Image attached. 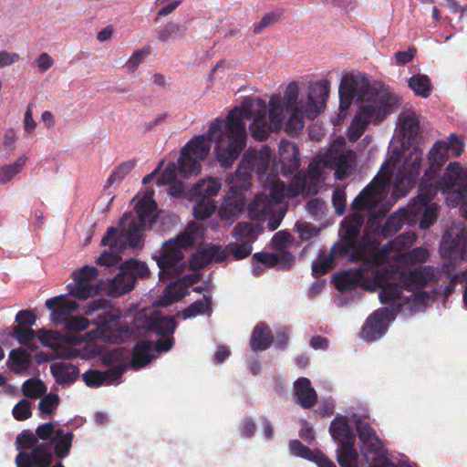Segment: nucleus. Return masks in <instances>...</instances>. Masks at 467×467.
<instances>
[{"label": "nucleus", "mask_w": 467, "mask_h": 467, "mask_svg": "<svg viewBox=\"0 0 467 467\" xmlns=\"http://www.w3.org/2000/svg\"><path fill=\"white\" fill-rule=\"evenodd\" d=\"M267 106L260 99L246 102L243 108L235 107L225 120L214 119L209 128L211 141H216L214 149L216 160L225 169L233 166L246 144L244 119L252 120L249 130L251 136L259 141L267 139L272 130L266 120Z\"/></svg>", "instance_id": "f257e3e1"}, {"label": "nucleus", "mask_w": 467, "mask_h": 467, "mask_svg": "<svg viewBox=\"0 0 467 467\" xmlns=\"http://www.w3.org/2000/svg\"><path fill=\"white\" fill-rule=\"evenodd\" d=\"M428 281V272L422 267L405 269L397 265H389L376 266L368 275L361 270H352V291L356 287L368 292L380 288L379 297L384 305L400 300L403 289L413 292L424 287Z\"/></svg>", "instance_id": "f03ea898"}, {"label": "nucleus", "mask_w": 467, "mask_h": 467, "mask_svg": "<svg viewBox=\"0 0 467 467\" xmlns=\"http://www.w3.org/2000/svg\"><path fill=\"white\" fill-rule=\"evenodd\" d=\"M352 102L358 109L352 118V143L357 141L370 123L379 124L398 108V96L388 89L372 87L363 74L352 73Z\"/></svg>", "instance_id": "7ed1b4c3"}, {"label": "nucleus", "mask_w": 467, "mask_h": 467, "mask_svg": "<svg viewBox=\"0 0 467 467\" xmlns=\"http://www.w3.org/2000/svg\"><path fill=\"white\" fill-rule=\"evenodd\" d=\"M392 171L383 165L368 186L352 200V262L356 258L355 239L364 223V218L358 211H366L368 227L372 228L389 210L386 202L390 188Z\"/></svg>", "instance_id": "20e7f679"}, {"label": "nucleus", "mask_w": 467, "mask_h": 467, "mask_svg": "<svg viewBox=\"0 0 467 467\" xmlns=\"http://www.w3.org/2000/svg\"><path fill=\"white\" fill-rule=\"evenodd\" d=\"M329 93V82L322 80L309 85L306 99H299L298 84L290 82L284 93L285 110L290 116L285 123V131L292 138L297 137L304 126L305 117L316 119L326 108Z\"/></svg>", "instance_id": "39448f33"}, {"label": "nucleus", "mask_w": 467, "mask_h": 467, "mask_svg": "<svg viewBox=\"0 0 467 467\" xmlns=\"http://www.w3.org/2000/svg\"><path fill=\"white\" fill-rule=\"evenodd\" d=\"M211 142L208 135L196 136L190 140L181 150L178 167L174 162H170L158 178L157 183H172L176 181L177 171L183 179L197 175L201 171V161L207 157L211 150Z\"/></svg>", "instance_id": "423d86ee"}, {"label": "nucleus", "mask_w": 467, "mask_h": 467, "mask_svg": "<svg viewBox=\"0 0 467 467\" xmlns=\"http://www.w3.org/2000/svg\"><path fill=\"white\" fill-rule=\"evenodd\" d=\"M327 168L335 170V178L343 180L350 170V150H346V139L338 136L324 152H319L309 163L312 178L321 176Z\"/></svg>", "instance_id": "0eeeda50"}, {"label": "nucleus", "mask_w": 467, "mask_h": 467, "mask_svg": "<svg viewBox=\"0 0 467 467\" xmlns=\"http://www.w3.org/2000/svg\"><path fill=\"white\" fill-rule=\"evenodd\" d=\"M193 241L192 234L185 231L163 244L160 255L156 257L161 280L180 275L185 266L182 250L190 247Z\"/></svg>", "instance_id": "6e6552de"}, {"label": "nucleus", "mask_w": 467, "mask_h": 467, "mask_svg": "<svg viewBox=\"0 0 467 467\" xmlns=\"http://www.w3.org/2000/svg\"><path fill=\"white\" fill-rule=\"evenodd\" d=\"M31 431L24 430L16 436V467H49L53 462L52 448L40 442Z\"/></svg>", "instance_id": "1a4fd4ad"}, {"label": "nucleus", "mask_w": 467, "mask_h": 467, "mask_svg": "<svg viewBox=\"0 0 467 467\" xmlns=\"http://www.w3.org/2000/svg\"><path fill=\"white\" fill-rule=\"evenodd\" d=\"M437 186L446 194L448 205L455 207L461 204V213L467 218V169L457 161L451 162L439 178Z\"/></svg>", "instance_id": "9d476101"}, {"label": "nucleus", "mask_w": 467, "mask_h": 467, "mask_svg": "<svg viewBox=\"0 0 467 467\" xmlns=\"http://www.w3.org/2000/svg\"><path fill=\"white\" fill-rule=\"evenodd\" d=\"M463 150V142L455 134H451L447 141H437L428 155V168L421 180L422 185L426 182L436 183L437 174L445 164L450 156L458 157Z\"/></svg>", "instance_id": "9b49d317"}, {"label": "nucleus", "mask_w": 467, "mask_h": 467, "mask_svg": "<svg viewBox=\"0 0 467 467\" xmlns=\"http://www.w3.org/2000/svg\"><path fill=\"white\" fill-rule=\"evenodd\" d=\"M97 327L88 333V337L91 340H103L109 343L124 342L132 336L131 328L119 322L118 316L105 312L98 316L96 320L92 322Z\"/></svg>", "instance_id": "f8f14e48"}, {"label": "nucleus", "mask_w": 467, "mask_h": 467, "mask_svg": "<svg viewBox=\"0 0 467 467\" xmlns=\"http://www.w3.org/2000/svg\"><path fill=\"white\" fill-rule=\"evenodd\" d=\"M271 158V150L267 146L261 150H247L235 171V177L244 184L247 183L253 172L260 178L264 176L268 169Z\"/></svg>", "instance_id": "ddd939ff"}, {"label": "nucleus", "mask_w": 467, "mask_h": 467, "mask_svg": "<svg viewBox=\"0 0 467 467\" xmlns=\"http://www.w3.org/2000/svg\"><path fill=\"white\" fill-rule=\"evenodd\" d=\"M352 422L355 423L356 432L361 443L360 451L365 458L368 460L370 456L373 460L384 458L386 462V450L369 422L358 418L355 413H352Z\"/></svg>", "instance_id": "4468645a"}, {"label": "nucleus", "mask_w": 467, "mask_h": 467, "mask_svg": "<svg viewBox=\"0 0 467 467\" xmlns=\"http://www.w3.org/2000/svg\"><path fill=\"white\" fill-rule=\"evenodd\" d=\"M329 433L337 444V461L340 467H350V424L346 416L337 415L329 426Z\"/></svg>", "instance_id": "2eb2a0df"}, {"label": "nucleus", "mask_w": 467, "mask_h": 467, "mask_svg": "<svg viewBox=\"0 0 467 467\" xmlns=\"http://www.w3.org/2000/svg\"><path fill=\"white\" fill-rule=\"evenodd\" d=\"M127 223V229L119 234H118L117 228L113 226L109 227L101 240V244L113 249L118 245V243L128 242L131 248H141L143 246L142 231L146 228L147 224L133 219Z\"/></svg>", "instance_id": "dca6fc26"}, {"label": "nucleus", "mask_w": 467, "mask_h": 467, "mask_svg": "<svg viewBox=\"0 0 467 467\" xmlns=\"http://www.w3.org/2000/svg\"><path fill=\"white\" fill-rule=\"evenodd\" d=\"M98 269L94 266L84 265L73 273L75 285H70L69 295L78 299H88L95 296L99 290V285L92 282L98 277Z\"/></svg>", "instance_id": "f3484780"}, {"label": "nucleus", "mask_w": 467, "mask_h": 467, "mask_svg": "<svg viewBox=\"0 0 467 467\" xmlns=\"http://www.w3.org/2000/svg\"><path fill=\"white\" fill-rule=\"evenodd\" d=\"M246 197L240 186L233 185L218 207V215L223 222L233 223L244 213Z\"/></svg>", "instance_id": "a211bd4d"}, {"label": "nucleus", "mask_w": 467, "mask_h": 467, "mask_svg": "<svg viewBox=\"0 0 467 467\" xmlns=\"http://www.w3.org/2000/svg\"><path fill=\"white\" fill-rule=\"evenodd\" d=\"M401 304H398L395 307H381L375 311L368 318L361 337L366 341H373L379 338L386 331L388 322L393 317L394 314L400 312Z\"/></svg>", "instance_id": "6ab92c4d"}, {"label": "nucleus", "mask_w": 467, "mask_h": 467, "mask_svg": "<svg viewBox=\"0 0 467 467\" xmlns=\"http://www.w3.org/2000/svg\"><path fill=\"white\" fill-rule=\"evenodd\" d=\"M436 183L426 182L422 185V180L419 184V194L415 199H412L407 207L400 208L406 211L407 220L410 217L420 215L430 202L434 199L435 194L439 192Z\"/></svg>", "instance_id": "aec40b11"}, {"label": "nucleus", "mask_w": 467, "mask_h": 467, "mask_svg": "<svg viewBox=\"0 0 467 467\" xmlns=\"http://www.w3.org/2000/svg\"><path fill=\"white\" fill-rule=\"evenodd\" d=\"M46 306L51 311V320L55 323H65L67 316L75 312L78 305L74 300L67 299L64 296L49 298L46 301Z\"/></svg>", "instance_id": "412c9836"}, {"label": "nucleus", "mask_w": 467, "mask_h": 467, "mask_svg": "<svg viewBox=\"0 0 467 467\" xmlns=\"http://www.w3.org/2000/svg\"><path fill=\"white\" fill-rule=\"evenodd\" d=\"M294 396L296 403L305 410L313 408L317 402V393L310 379L305 377L294 382Z\"/></svg>", "instance_id": "4be33fe9"}, {"label": "nucleus", "mask_w": 467, "mask_h": 467, "mask_svg": "<svg viewBox=\"0 0 467 467\" xmlns=\"http://www.w3.org/2000/svg\"><path fill=\"white\" fill-rule=\"evenodd\" d=\"M341 228L343 231L341 238L332 245L328 252L337 264L344 258L348 257L350 260V214L344 218Z\"/></svg>", "instance_id": "5701e85b"}, {"label": "nucleus", "mask_w": 467, "mask_h": 467, "mask_svg": "<svg viewBox=\"0 0 467 467\" xmlns=\"http://www.w3.org/2000/svg\"><path fill=\"white\" fill-rule=\"evenodd\" d=\"M176 327L177 322L173 317H164L156 312L144 324L145 330L161 336H171Z\"/></svg>", "instance_id": "b1692460"}, {"label": "nucleus", "mask_w": 467, "mask_h": 467, "mask_svg": "<svg viewBox=\"0 0 467 467\" xmlns=\"http://www.w3.org/2000/svg\"><path fill=\"white\" fill-rule=\"evenodd\" d=\"M156 209L157 203L155 201L144 198L136 205V217H133L131 213H125L120 218L119 224L125 225L127 222L133 219L150 226L153 222V213Z\"/></svg>", "instance_id": "393cba45"}, {"label": "nucleus", "mask_w": 467, "mask_h": 467, "mask_svg": "<svg viewBox=\"0 0 467 467\" xmlns=\"http://www.w3.org/2000/svg\"><path fill=\"white\" fill-rule=\"evenodd\" d=\"M276 205L264 192L257 193L248 205V214L252 220L265 221L267 215L274 213Z\"/></svg>", "instance_id": "a878e982"}, {"label": "nucleus", "mask_w": 467, "mask_h": 467, "mask_svg": "<svg viewBox=\"0 0 467 467\" xmlns=\"http://www.w3.org/2000/svg\"><path fill=\"white\" fill-rule=\"evenodd\" d=\"M135 283L136 276L128 269H124V263H122L119 272L115 275L109 286L110 294L115 297L121 296L130 292L134 288Z\"/></svg>", "instance_id": "bb28decb"}, {"label": "nucleus", "mask_w": 467, "mask_h": 467, "mask_svg": "<svg viewBox=\"0 0 467 467\" xmlns=\"http://www.w3.org/2000/svg\"><path fill=\"white\" fill-rule=\"evenodd\" d=\"M74 433L72 431L65 432L62 428H57L56 435L47 442L52 448L53 456L56 455L59 459L67 458L71 451L73 444Z\"/></svg>", "instance_id": "cd10ccee"}, {"label": "nucleus", "mask_w": 467, "mask_h": 467, "mask_svg": "<svg viewBox=\"0 0 467 467\" xmlns=\"http://www.w3.org/2000/svg\"><path fill=\"white\" fill-rule=\"evenodd\" d=\"M220 256L221 246L218 244H212L192 255L189 262L190 268L195 271L204 268L213 261L222 263L223 260H219Z\"/></svg>", "instance_id": "c85d7f7f"}, {"label": "nucleus", "mask_w": 467, "mask_h": 467, "mask_svg": "<svg viewBox=\"0 0 467 467\" xmlns=\"http://www.w3.org/2000/svg\"><path fill=\"white\" fill-rule=\"evenodd\" d=\"M50 371L59 385H69L79 377L77 366L67 362H55L50 366Z\"/></svg>", "instance_id": "c756f323"}, {"label": "nucleus", "mask_w": 467, "mask_h": 467, "mask_svg": "<svg viewBox=\"0 0 467 467\" xmlns=\"http://www.w3.org/2000/svg\"><path fill=\"white\" fill-rule=\"evenodd\" d=\"M153 344L150 340H141L137 342L132 348V358L130 367L134 370H138L147 366L152 359Z\"/></svg>", "instance_id": "7c9ffc66"}, {"label": "nucleus", "mask_w": 467, "mask_h": 467, "mask_svg": "<svg viewBox=\"0 0 467 467\" xmlns=\"http://www.w3.org/2000/svg\"><path fill=\"white\" fill-rule=\"evenodd\" d=\"M274 341V336L269 327L265 323L257 325L251 336L250 347L253 351H265L268 349Z\"/></svg>", "instance_id": "2f4dec72"}, {"label": "nucleus", "mask_w": 467, "mask_h": 467, "mask_svg": "<svg viewBox=\"0 0 467 467\" xmlns=\"http://www.w3.org/2000/svg\"><path fill=\"white\" fill-rule=\"evenodd\" d=\"M280 161L282 168H287L290 173L296 171L300 166L299 151L296 145L293 142L283 141L280 148Z\"/></svg>", "instance_id": "473e14b6"}, {"label": "nucleus", "mask_w": 467, "mask_h": 467, "mask_svg": "<svg viewBox=\"0 0 467 467\" xmlns=\"http://www.w3.org/2000/svg\"><path fill=\"white\" fill-rule=\"evenodd\" d=\"M335 288L339 292L334 299L335 304L337 306H347L348 303V296H344L345 292L350 290V268H348L342 272L336 273L331 277Z\"/></svg>", "instance_id": "72a5a7b5"}, {"label": "nucleus", "mask_w": 467, "mask_h": 467, "mask_svg": "<svg viewBox=\"0 0 467 467\" xmlns=\"http://www.w3.org/2000/svg\"><path fill=\"white\" fill-rule=\"evenodd\" d=\"M253 244L249 242H236L228 244L224 249L221 248V256L219 260L223 262L232 256L234 260H242L252 254Z\"/></svg>", "instance_id": "f704fd0d"}, {"label": "nucleus", "mask_w": 467, "mask_h": 467, "mask_svg": "<svg viewBox=\"0 0 467 467\" xmlns=\"http://www.w3.org/2000/svg\"><path fill=\"white\" fill-rule=\"evenodd\" d=\"M406 218V211L399 209L390 214L380 228V235L389 238L397 234L403 226Z\"/></svg>", "instance_id": "c9c22d12"}, {"label": "nucleus", "mask_w": 467, "mask_h": 467, "mask_svg": "<svg viewBox=\"0 0 467 467\" xmlns=\"http://www.w3.org/2000/svg\"><path fill=\"white\" fill-rule=\"evenodd\" d=\"M337 265L334 258L327 253L326 249H322L318 253L317 259L312 263L311 274L313 277L319 278L334 269Z\"/></svg>", "instance_id": "e433bc0d"}, {"label": "nucleus", "mask_w": 467, "mask_h": 467, "mask_svg": "<svg viewBox=\"0 0 467 467\" xmlns=\"http://www.w3.org/2000/svg\"><path fill=\"white\" fill-rule=\"evenodd\" d=\"M418 177L399 170L396 174L393 193L398 197L406 196L410 191L414 188L418 182Z\"/></svg>", "instance_id": "4c0bfd02"}, {"label": "nucleus", "mask_w": 467, "mask_h": 467, "mask_svg": "<svg viewBox=\"0 0 467 467\" xmlns=\"http://www.w3.org/2000/svg\"><path fill=\"white\" fill-rule=\"evenodd\" d=\"M420 128V119L415 112H407L400 117V129L403 137L414 140Z\"/></svg>", "instance_id": "58836bf2"}, {"label": "nucleus", "mask_w": 467, "mask_h": 467, "mask_svg": "<svg viewBox=\"0 0 467 467\" xmlns=\"http://www.w3.org/2000/svg\"><path fill=\"white\" fill-rule=\"evenodd\" d=\"M221 182L218 179L208 178L202 180L193 188V196L195 198L211 199L215 196L221 189Z\"/></svg>", "instance_id": "ea45409f"}, {"label": "nucleus", "mask_w": 467, "mask_h": 467, "mask_svg": "<svg viewBox=\"0 0 467 467\" xmlns=\"http://www.w3.org/2000/svg\"><path fill=\"white\" fill-rule=\"evenodd\" d=\"M269 107V125L274 132H277L281 130L283 125V111L285 109V106H282L281 98L276 96L270 99Z\"/></svg>", "instance_id": "a19ab883"}, {"label": "nucleus", "mask_w": 467, "mask_h": 467, "mask_svg": "<svg viewBox=\"0 0 467 467\" xmlns=\"http://www.w3.org/2000/svg\"><path fill=\"white\" fill-rule=\"evenodd\" d=\"M409 87L413 90L416 96L427 99L430 97L432 87L431 79L427 75L418 74L409 78Z\"/></svg>", "instance_id": "79ce46f5"}, {"label": "nucleus", "mask_w": 467, "mask_h": 467, "mask_svg": "<svg viewBox=\"0 0 467 467\" xmlns=\"http://www.w3.org/2000/svg\"><path fill=\"white\" fill-rule=\"evenodd\" d=\"M11 336L31 350L37 348L36 343V333L30 327L14 326Z\"/></svg>", "instance_id": "37998d69"}, {"label": "nucleus", "mask_w": 467, "mask_h": 467, "mask_svg": "<svg viewBox=\"0 0 467 467\" xmlns=\"http://www.w3.org/2000/svg\"><path fill=\"white\" fill-rule=\"evenodd\" d=\"M422 156V150L414 147L405 158L403 165L400 170L411 175L415 173V177L419 178L421 170Z\"/></svg>", "instance_id": "c03bdc74"}, {"label": "nucleus", "mask_w": 467, "mask_h": 467, "mask_svg": "<svg viewBox=\"0 0 467 467\" xmlns=\"http://www.w3.org/2000/svg\"><path fill=\"white\" fill-rule=\"evenodd\" d=\"M338 93L340 98V113L337 115L336 120L334 121L335 126L340 124L341 113L346 111L350 107V74H345L343 76L339 85Z\"/></svg>", "instance_id": "a18cd8bd"}, {"label": "nucleus", "mask_w": 467, "mask_h": 467, "mask_svg": "<svg viewBox=\"0 0 467 467\" xmlns=\"http://www.w3.org/2000/svg\"><path fill=\"white\" fill-rule=\"evenodd\" d=\"M212 311V299L210 296H203V299H199L192 303L182 312V317L183 319L194 317L198 315L208 313Z\"/></svg>", "instance_id": "49530a36"}, {"label": "nucleus", "mask_w": 467, "mask_h": 467, "mask_svg": "<svg viewBox=\"0 0 467 467\" xmlns=\"http://www.w3.org/2000/svg\"><path fill=\"white\" fill-rule=\"evenodd\" d=\"M234 236L237 242H249V244H253L257 239L258 232L252 223L241 222L234 227Z\"/></svg>", "instance_id": "de8ad7c7"}, {"label": "nucleus", "mask_w": 467, "mask_h": 467, "mask_svg": "<svg viewBox=\"0 0 467 467\" xmlns=\"http://www.w3.org/2000/svg\"><path fill=\"white\" fill-rule=\"evenodd\" d=\"M9 358L16 366L12 368L15 373H21L27 369L32 361L31 354L21 348L12 349Z\"/></svg>", "instance_id": "09e8293b"}, {"label": "nucleus", "mask_w": 467, "mask_h": 467, "mask_svg": "<svg viewBox=\"0 0 467 467\" xmlns=\"http://www.w3.org/2000/svg\"><path fill=\"white\" fill-rule=\"evenodd\" d=\"M46 392V385L41 379L36 378H30L22 385V393L26 398L38 399L45 395Z\"/></svg>", "instance_id": "8fccbe9b"}, {"label": "nucleus", "mask_w": 467, "mask_h": 467, "mask_svg": "<svg viewBox=\"0 0 467 467\" xmlns=\"http://www.w3.org/2000/svg\"><path fill=\"white\" fill-rule=\"evenodd\" d=\"M216 210V205L211 199L196 198L193 206V216L196 220L203 221L209 218Z\"/></svg>", "instance_id": "3c124183"}, {"label": "nucleus", "mask_w": 467, "mask_h": 467, "mask_svg": "<svg viewBox=\"0 0 467 467\" xmlns=\"http://www.w3.org/2000/svg\"><path fill=\"white\" fill-rule=\"evenodd\" d=\"M135 160H130L120 163L111 172L108 179L107 186H110L113 183H119L135 168Z\"/></svg>", "instance_id": "603ef678"}, {"label": "nucleus", "mask_w": 467, "mask_h": 467, "mask_svg": "<svg viewBox=\"0 0 467 467\" xmlns=\"http://www.w3.org/2000/svg\"><path fill=\"white\" fill-rule=\"evenodd\" d=\"M289 449L293 455L309 462H314L317 453L320 451V450H311L298 440L291 441L289 442Z\"/></svg>", "instance_id": "864d4df0"}, {"label": "nucleus", "mask_w": 467, "mask_h": 467, "mask_svg": "<svg viewBox=\"0 0 467 467\" xmlns=\"http://www.w3.org/2000/svg\"><path fill=\"white\" fill-rule=\"evenodd\" d=\"M59 402L60 400L57 394H46L38 402V410L41 412L42 418L54 414Z\"/></svg>", "instance_id": "5fc2aeb1"}, {"label": "nucleus", "mask_w": 467, "mask_h": 467, "mask_svg": "<svg viewBox=\"0 0 467 467\" xmlns=\"http://www.w3.org/2000/svg\"><path fill=\"white\" fill-rule=\"evenodd\" d=\"M187 291L184 288H177L176 286H168L163 295L159 299V305L161 306H169L171 304L182 299L186 295Z\"/></svg>", "instance_id": "6e6d98bb"}, {"label": "nucleus", "mask_w": 467, "mask_h": 467, "mask_svg": "<svg viewBox=\"0 0 467 467\" xmlns=\"http://www.w3.org/2000/svg\"><path fill=\"white\" fill-rule=\"evenodd\" d=\"M282 16V10H274L269 13H266L258 23L254 24L253 32L254 34L261 33L265 28L278 22L281 19Z\"/></svg>", "instance_id": "4d7b16f0"}, {"label": "nucleus", "mask_w": 467, "mask_h": 467, "mask_svg": "<svg viewBox=\"0 0 467 467\" xmlns=\"http://www.w3.org/2000/svg\"><path fill=\"white\" fill-rule=\"evenodd\" d=\"M186 28L181 25L170 22L158 32V40L163 42L171 38H176L182 36Z\"/></svg>", "instance_id": "13d9d810"}, {"label": "nucleus", "mask_w": 467, "mask_h": 467, "mask_svg": "<svg viewBox=\"0 0 467 467\" xmlns=\"http://www.w3.org/2000/svg\"><path fill=\"white\" fill-rule=\"evenodd\" d=\"M269 182V198L277 206L280 204L285 198V184L279 179L273 181H267Z\"/></svg>", "instance_id": "bf43d9fd"}, {"label": "nucleus", "mask_w": 467, "mask_h": 467, "mask_svg": "<svg viewBox=\"0 0 467 467\" xmlns=\"http://www.w3.org/2000/svg\"><path fill=\"white\" fill-rule=\"evenodd\" d=\"M57 429L56 428L55 423L49 421L43 424H40L36 427V431L33 432L36 435V439L40 442H50V440L53 439L54 435H56Z\"/></svg>", "instance_id": "052dcab7"}, {"label": "nucleus", "mask_w": 467, "mask_h": 467, "mask_svg": "<svg viewBox=\"0 0 467 467\" xmlns=\"http://www.w3.org/2000/svg\"><path fill=\"white\" fill-rule=\"evenodd\" d=\"M124 269H128L130 273H132V275L136 276V278H144L147 277L150 274L148 265L145 263L136 259H130L124 262Z\"/></svg>", "instance_id": "680f3d73"}, {"label": "nucleus", "mask_w": 467, "mask_h": 467, "mask_svg": "<svg viewBox=\"0 0 467 467\" xmlns=\"http://www.w3.org/2000/svg\"><path fill=\"white\" fill-rule=\"evenodd\" d=\"M12 413L14 418L19 421L29 419L32 416L31 402L26 399L19 400L13 408Z\"/></svg>", "instance_id": "e2e57ef3"}, {"label": "nucleus", "mask_w": 467, "mask_h": 467, "mask_svg": "<svg viewBox=\"0 0 467 467\" xmlns=\"http://www.w3.org/2000/svg\"><path fill=\"white\" fill-rule=\"evenodd\" d=\"M429 255L428 250L422 247H416L411 251L402 254V261L405 264L414 265L417 263H423L427 260Z\"/></svg>", "instance_id": "0e129e2a"}, {"label": "nucleus", "mask_w": 467, "mask_h": 467, "mask_svg": "<svg viewBox=\"0 0 467 467\" xmlns=\"http://www.w3.org/2000/svg\"><path fill=\"white\" fill-rule=\"evenodd\" d=\"M90 322L83 316L69 317L65 321V327L70 332H80L87 329Z\"/></svg>", "instance_id": "69168bd1"}, {"label": "nucleus", "mask_w": 467, "mask_h": 467, "mask_svg": "<svg viewBox=\"0 0 467 467\" xmlns=\"http://www.w3.org/2000/svg\"><path fill=\"white\" fill-rule=\"evenodd\" d=\"M437 206L435 204H429L420 214V228H430L437 219Z\"/></svg>", "instance_id": "338daca9"}, {"label": "nucleus", "mask_w": 467, "mask_h": 467, "mask_svg": "<svg viewBox=\"0 0 467 467\" xmlns=\"http://www.w3.org/2000/svg\"><path fill=\"white\" fill-rule=\"evenodd\" d=\"M82 377L88 387L98 388L105 383L103 371L89 369Z\"/></svg>", "instance_id": "774afa93"}]
</instances>
